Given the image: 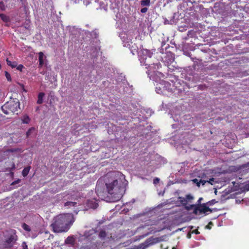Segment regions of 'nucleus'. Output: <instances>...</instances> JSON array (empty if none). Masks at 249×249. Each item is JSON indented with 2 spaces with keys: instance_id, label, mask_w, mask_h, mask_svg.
I'll use <instances>...</instances> for the list:
<instances>
[{
  "instance_id": "6ab92c4d",
  "label": "nucleus",
  "mask_w": 249,
  "mask_h": 249,
  "mask_svg": "<svg viewBox=\"0 0 249 249\" xmlns=\"http://www.w3.org/2000/svg\"><path fill=\"white\" fill-rule=\"evenodd\" d=\"M196 206H197V205H196V204H191V205H189V206L186 205L185 209L187 210H190L192 209H193L194 210V209L196 208Z\"/></svg>"
},
{
  "instance_id": "37998d69",
  "label": "nucleus",
  "mask_w": 249,
  "mask_h": 249,
  "mask_svg": "<svg viewBox=\"0 0 249 249\" xmlns=\"http://www.w3.org/2000/svg\"><path fill=\"white\" fill-rule=\"evenodd\" d=\"M149 75L150 74V72H149V71L148 70V71L146 72Z\"/></svg>"
},
{
  "instance_id": "f03ea898",
  "label": "nucleus",
  "mask_w": 249,
  "mask_h": 249,
  "mask_svg": "<svg viewBox=\"0 0 249 249\" xmlns=\"http://www.w3.org/2000/svg\"><path fill=\"white\" fill-rule=\"evenodd\" d=\"M20 103L18 99H11L1 107L2 112L7 115L18 114L20 110Z\"/></svg>"
},
{
  "instance_id": "79ce46f5",
  "label": "nucleus",
  "mask_w": 249,
  "mask_h": 249,
  "mask_svg": "<svg viewBox=\"0 0 249 249\" xmlns=\"http://www.w3.org/2000/svg\"><path fill=\"white\" fill-rule=\"evenodd\" d=\"M187 237L189 238H190L191 237V234L190 233H188L187 234Z\"/></svg>"
},
{
  "instance_id": "a878e982",
  "label": "nucleus",
  "mask_w": 249,
  "mask_h": 249,
  "mask_svg": "<svg viewBox=\"0 0 249 249\" xmlns=\"http://www.w3.org/2000/svg\"><path fill=\"white\" fill-rule=\"evenodd\" d=\"M186 199L187 200V202L189 201H191L194 199V197L191 195H187L186 196Z\"/></svg>"
},
{
  "instance_id": "9d476101",
  "label": "nucleus",
  "mask_w": 249,
  "mask_h": 249,
  "mask_svg": "<svg viewBox=\"0 0 249 249\" xmlns=\"http://www.w3.org/2000/svg\"><path fill=\"white\" fill-rule=\"evenodd\" d=\"M21 121L22 123L28 124L30 122V118H29V116L27 115H24L21 117Z\"/></svg>"
},
{
  "instance_id": "20e7f679",
  "label": "nucleus",
  "mask_w": 249,
  "mask_h": 249,
  "mask_svg": "<svg viewBox=\"0 0 249 249\" xmlns=\"http://www.w3.org/2000/svg\"><path fill=\"white\" fill-rule=\"evenodd\" d=\"M213 210L210 208L206 204L203 203L202 204L197 205L196 208L193 211V213L195 215L204 214L207 215L208 213H212Z\"/></svg>"
},
{
  "instance_id": "4be33fe9",
  "label": "nucleus",
  "mask_w": 249,
  "mask_h": 249,
  "mask_svg": "<svg viewBox=\"0 0 249 249\" xmlns=\"http://www.w3.org/2000/svg\"><path fill=\"white\" fill-rule=\"evenodd\" d=\"M34 130H35V128L34 127H31V128H29L28 129V130L26 132V136H27V137H29L31 135L32 132L33 131H34Z\"/></svg>"
},
{
  "instance_id": "a18cd8bd",
  "label": "nucleus",
  "mask_w": 249,
  "mask_h": 249,
  "mask_svg": "<svg viewBox=\"0 0 249 249\" xmlns=\"http://www.w3.org/2000/svg\"><path fill=\"white\" fill-rule=\"evenodd\" d=\"M1 69V64H0V70Z\"/></svg>"
},
{
  "instance_id": "1a4fd4ad",
  "label": "nucleus",
  "mask_w": 249,
  "mask_h": 249,
  "mask_svg": "<svg viewBox=\"0 0 249 249\" xmlns=\"http://www.w3.org/2000/svg\"><path fill=\"white\" fill-rule=\"evenodd\" d=\"M0 18L4 22H9L10 21V18L4 14L0 13Z\"/></svg>"
},
{
  "instance_id": "c03bdc74",
  "label": "nucleus",
  "mask_w": 249,
  "mask_h": 249,
  "mask_svg": "<svg viewBox=\"0 0 249 249\" xmlns=\"http://www.w3.org/2000/svg\"><path fill=\"white\" fill-rule=\"evenodd\" d=\"M11 174H12V175H14V173L13 172H11Z\"/></svg>"
},
{
  "instance_id": "c756f323",
  "label": "nucleus",
  "mask_w": 249,
  "mask_h": 249,
  "mask_svg": "<svg viewBox=\"0 0 249 249\" xmlns=\"http://www.w3.org/2000/svg\"><path fill=\"white\" fill-rule=\"evenodd\" d=\"M20 181H21V179H18L17 180H15L14 181H13V182L11 184V185H15V184H16L19 183Z\"/></svg>"
},
{
  "instance_id": "49530a36",
  "label": "nucleus",
  "mask_w": 249,
  "mask_h": 249,
  "mask_svg": "<svg viewBox=\"0 0 249 249\" xmlns=\"http://www.w3.org/2000/svg\"><path fill=\"white\" fill-rule=\"evenodd\" d=\"M210 180L213 181V178L211 179Z\"/></svg>"
},
{
  "instance_id": "dca6fc26",
  "label": "nucleus",
  "mask_w": 249,
  "mask_h": 249,
  "mask_svg": "<svg viewBox=\"0 0 249 249\" xmlns=\"http://www.w3.org/2000/svg\"><path fill=\"white\" fill-rule=\"evenodd\" d=\"M147 247L145 243V242L142 243L139 245L137 247L136 249H145Z\"/></svg>"
},
{
  "instance_id": "5701e85b",
  "label": "nucleus",
  "mask_w": 249,
  "mask_h": 249,
  "mask_svg": "<svg viewBox=\"0 0 249 249\" xmlns=\"http://www.w3.org/2000/svg\"><path fill=\"white\" fill-rule=\"evenodd\" d=\"M5 5L4 3L2 1H0V10L3 11H5Z\"/></svg>"
},
{
  "instance_id": "72a5a7b5",
  "label": "nucleus",
  "mask_w": 249,
  "mask_h": 249,
  "mask_svg": "<svg viewBox=\"0 0 249 249\" xmlns=\"http://www.w3.org/2000/svg\"><path fill=\"white\" fill-rule=\"evenodd\" d=\"M244 188L245 189L248 191H249V183L246 184L245 185V187H244Z\"/></svg>"
},
{
  "instance_id": "9b49d317",
  "label": "nucleus",
  "mask_w": 249,
  "mask_h": 249,
  "mask_svg": "<svg viewBox=\"0 0 249 249\" xmlns=\"http://www.w3.org/2000/svg\"><path fill=\"white\" fill-rule=\"evenodd\" d=\"M7 64L12 68H16L17 66V62L16 61H11L8 58L6 60Z\"/></svg>"
},
{
  "instance_id": "7c9ffc66",
  "label": "nucleus",
  "mask_w": 249,
  "mask_h": 249,
  "mask_svg": "<svg viewBox=\"0 0 249 249\" xmlns=\"http://www.w3.org/2000/svg\"><path fill=\"white\" fill-rule=\"evenodd\" d=\"M159 181H160V179L158 178H156L153 180V183L155 184H158L159 182Z\"/></svg>"
},
{
  "instance_id": "a211bd4d",
  "label": "nucleus",
  "mask_w": 249,
  "mask_h": 249,
  "mask_svg": "<svg viewBox=\"0 0 249 249\" xmlns=\"http://www.w3.org/2000/svg\"><path fill=\"white\" fill-rule=\"evenodd\" d=\"M217 202V201H216L215 199H212V200H211L206 203H204L206 204V206H208L209 207V206H212Z\"/></svg>"
},
{
  "instance_id": "2f4dec72",
  "label": "nucleus",
  "mask_w": 249,
  "mask_h": 249,
  "mask_svg": "<svg viewBox=\"0 0 249 249\" xmlns=\"http://www.w3.org/2000/svg\"><path fill=\"white\" fill-rule=\"evenodd\" d=\"M148 10V8H146V7H143L141 9V12L142 13H146Z\"/></svg>"
},
{
  "instance_id": "4c0bfd02",
  "label": "nucleus",
  "mask_w": 249,
  "mask_h": 249,
  "mask_svg": "<svg viewBox=\"0 0 249 249\" xmlns=\"http://www.w3.org/2000/svg\"><path fill=\"white\" fill-rule=\"evenodd\" d=\"M193 233H194L196 234H198L200 233L199 231H198V230H195L192 231Z\"/></svg>"
},
{
  "instance_id": "0eeeda50",
  "label": "nucleus",
  "mask_w": 249,
  "mask_h": 249,
  "mask_svg": "<svg viewBox=\"0 0 249 249\" xmlns=\"http://www.w3.org/2000/svg\"><path fill=\"white\" fill-rule=\"evenodd\" d=\"M38 61H39V65L38 67L41 68L43 64H44V60H43V57H44V54L42 52H40L38 53Z\"/></svg>"
},
{
  "instance_id": "4468645a",
  "label": "nucleus",
  "mask_w": 249,
  "mask_h": 249,
  "mask_svg": "<svg viewBox=\"0 0 249 249\" xmlns=\"http://www.w3.org/2000/svg\"><path fill=\"white\" fill-rule=\"evenodd\" d=\"M140 3L142 6H149L150 4V0H142L141 1Z\"/></svg>"
},
{
  "instance_id": "e433bc0d",
  "label": "nucleus",
  "mask_w": 249,
  "mask_h": 249,
  "mask_svg": "<svg viewBox=\"0 0 249 249\" xmlns=\"http://www.w3.org/2000/svg\"><path fill=\"white\" fill-rule=\"evenodd\" d=\"M163 229V228H159L158 229H155L154 232L160 231H162Z\"/></svg>"
},
{
  "instance_id": "f704fd0d",
  "label": "nucleus",
  "mask_w": 249,
  "mask_h": 249,
  "mask_svg": "<svg viewBox=\"0 0 249 249\" xmlns=\"http://www.w3.org/2000/svg\"><path fill=\"white\" fill-rule=\"evenodd\" d=\"M23 249H28V246L25 242L22 243Z\"/></svg>"
},
{
  "instance_id": "423d86ee",
  "label": "nucleus",
  "mask_w": 249,
  "mask_h": 249,
  "mask_svg": "<svg viewBox=\"0 0 249 249\" xmlns=\"http://www.w3.org/2000/svg\"><path fill=\"white\" fill-rule=\"evenodd\" d=\"M15 235H11L5 241V246L6 247L11 248L13 247L17 240Z\"/></svg>"
},
{
  "instance_id": "ea45409f",
  "label": "nucleus",
  "mask_w": 249,
  "mask_h": 249,
  "mask_svg": "<svg viewBox=\"0 0 249 249\" xmlns=\"http://www.w3.org/2000/svg\"><path fill=\"white\" fill-rule=\"evenodd\" d=\"M210 224H212V222H210L209 224L208 225L206 226V228L208 229H211V227L210 226Z\"/></svg>"
},
{
  "instance_id": "c85d7f7f",
  "label": "nucleus",
  "mask_w": 249,
  "mask_h": 249,
  "mask_svg": "<svg viewBox=\"0 0 249 249\" xmlns=\"http://www.w3.org/2000/svg\"><path fill=\"white\" fill-rule=\"evenodd\" d=\"M16 168L15 164L14 162L12 163L11 167L10 168H9V169H7V171H11L12 170H14Z\"/></svg>"
},
{
  "instance_id": "6e6552de",
  "label": "nucleus",
  "mask_w": 249,
  "mask_h": 249,
  "mask_svg": "<svg viewBox=\"0 0 249 249\" xmlns=\"http://www.w3.org/2000/svg\"><path fill=\"white\" fill-rule=\"evenodd\" d=\"M45 95L44 92H40L38 93L37 96V100L36 103L37 104L40 105L43 103V99Z\"/></svg>"
},
{
  "instance_id": "473e14b6",
  "label": "nucleus",
  "mask_w": 249,
  "mask_h": 249,
  "mask_svg": "<svg viewBox=\"0 0 249 249\" xmlns=\"http://www.w3.org/2000/svg\"><path fill=\"white\" fill-rule=\"evenodd\" d=\"M193 181L195 183H196L197 184V185L198 186H200V182L198 181V180L196 179V178H195V179H194L193 180Z\"/></svg>"
},
{
  "instance_id": "7ed1b4c3",
  "label": "nucleus",
  "mask_w": 249,
  "mask_h": 249,
  "mask_svg": "<svg viewBox=\"0 0 249 249\" xmlns=\"http://www.w3.org/2000/svg\"><path fill=\"white\" fill-rule=\"evenodd\" d=\"M107 189L109 194L111 195H121V186L119 185L117 179L113 180L109 183L106 184Z\"/></svg>"
},
{
  "instance_id": "ddd939ff",
  "label": "nucleus",
  "mask_w": 249,
  "mask_h": 249,
  "mask_svg": "<svg viewBox=\"0 0 249 249\" xmlns=\"http://www.w3.org/2000/svg\"><path fill=\"white\" fill-rule=\"evenodd\" d=\"M178 200L180 202V203L184 206H186L187 204V200L185 197L179 196L178 197Z\"/></svg>"
},
{
  "instance_id": "39448f33",
  "label": "nucleus",
  "mask_w": 249,
  "mask_h": 249,
  "mask_svg": "<svg viewBox=\"0 0 249 249\" xmlns=\"http://www.w3.org/2000/svg\"><path fill=\"white\" fill-rule=\"evenodd\" d=\"M152 54L153 53H151L150 51L147 49L143 50L142 51V55L141 56L140 59L141 63L146 66H148L147 68H149L150 66L152 65V64H151L148 62H147V57H148L149 59L151 58Z\"/></svg>"
},
{
  "instance_id": "412c9836",
  "label": "nucleus",
  "mask_w": 249,
  "mask_h": 249,
  "mask_svg": "<svg viewBox=\"0 0 249 249\" xmlns=\"http://www.w3.org/2000/svg\"><path fill=\"white\" fill-rule=\"evenodd\" d=\"M4 73H5V76L7 81H11L12 79H11V75H10V73L8 72H7V71H5Z\"/></svg>"
},
{
  "instance_id": "aec40b11",
  "label": "nucleus",
  "mask_w": 249,
  "mask_h": 249,
  "mask_svg": "<svg viewBox=\"0 0 249 249\" xmlns=\"http://www.w3.org/2000/svg\"><path fill=\"white\" fill-rule=\"evenodd\" d=\"M22 227L25 231H31L30 227L25 223H23L22 224Z\"/></svg>"
},
{
  "instance_id": "2eb2a0df",
  "label": "nucleus",
  "mask_w": 249,
  "mask_h": 249,
  "mask_svg": "<svg viewBox=\"0 0 249 249\" xmlns=\"http://www.w3.org/2000/svg\"><path fill=\"white\" fill-rule=\"evenodd\" d=\"M151 241L152 242V243L153 245L157 244L160 242L161 239L159 237H151Z\"/></svg>"
},
{
  "instance_id": "f8f14e48",
  "label": "nucleus",
  "mask_w": 249,
  "mask_h": 249,
  "mask_svg": "<svg viewBox=\"0 0 249 249\" xmlns=\"http://www.w3.org/2000/svg\"><path fill=\"white\" fill-rule=\"evenodd\" d=\"M31 169V166H28L27 167H25L22 171V175L24 177H26L29 173L30 170Z\"/></svg>"
},
{
  "instance_id": "f257e3e1",
  "label": "nucleus",
  "mask_w": 249,
  "mask_h": 249,
  "mask_svg": "<svg viewBox=\"0 0 249 249\" xmlns=\"http://www.w3.org/2000/svg\"><path fill=\"white\" fill-rule=\"evenodd\" d=\"M73 216L71 214H61L54 218L51 227L54 232H66L73 222Z\"/></svg>"
},
{
  "instance_id": "c9c22d12",
  "label": "nucleus",
  "mask_w": 249,
  "mask_h": 249,
  "mask_svg": "<svg viewBox=\"0 0 249 249\" xmlns=\"http://www.w3.org/2000/svg\"><path fill=\"white\" fill-rule=\"evenodd\" d=\"M203 199L202 197H200L197 201V203L196 205L201 204V202Z\"/></svg>"
},
{
  "instance_id": "cd10ccee",
  "label": "nucleus",
  "mask_w": 249,
  "mask_h": 249,
  "mask_svg": "<svg viewBox=\"0 0 249 249\" xmlns=\"http://www.w3.org/2000/svg\"><path fill=\"white\" fill-rule=\"evenodd\" d=\"M16 68H17V70L20 71H22V69L24 68V66L23 65L21 64H20L19 65H17V66Z\"/></svg>"
},
{
  "instance_id": "bb28decb",
  "label": "nucleus",
  "mask_w": 249,
  "mask_h": 249,
  "mask_svg": "<svg viewBox=\"0 0 249 249\" xmlns=\"http://www.w3.org/2000/svg\"><path fill=\"white\" fill-rule=\"evenodd\" d=\"M73 238L69 236L66 240V243H71L73 242Z\"/></svg>"
},
{
  "instance_id": "a19ab883",
  "label": "nucleus",
  "mask_w": 249,
  "mask_h": 249,
  "mask_svg": "<svg viewBox=\"0 0 249 249\" xmlns=\"http://www.w3.org/2000/svg\"><path fill=\"white\" fill-rule=\"evenodd\" d=\"M199 182H200V183H201L202 184V185H204L205 183H206V181L200 180Z\"/></svg>"
},
{
  "instance_id": "393cba45",
  "label": "nucleus",
  "mask_w": 249,
  "mask_h": 249,
  "mask_svg": "<svg viewBox=\"0 0 249 249\" xmlns=\"http://www.w3.org/2000/svg\"><path fill=\"white\" fill-rule=\"evenodd\" d=\"M107 233L106 232L104 231H101L99 232V236L100 237L104 238L106 236Z\"/></svg>"
},
{
  "instance_id": "f3484780",
  "label": "nucleus",
  "mask_w": 249,
  "mask_h": 249,
  "mask_svg": "<svg viewBox=\"0 0 249 249\" xmlns=\"http://www.w3.org/2000/svg\"><path fill=\"white\" fill-rule=\"evenodd\" d=\"M147 247H148L149 246H152L153 245V244H152V242L151 241V237L147 238L145 241H144Z\"/></svg>"
},
{
  "instance_id": "58836bf2",
  "label": "nucleus",
  "mask_w": 249,
  "mask_h": 249,
  "mask_svg": "<svg viewBox=\"0 0 249 249\" xmlns=\"http://www.w3.org/2000/svg\"><path fill=\"white\" fill-rule=\"evenodd\" d=\"M8 151L11 152H14L17 151V149L15 148H12V149H10L8 150Z\"/></svg>"
},
{
  "instance_id": "b1692460",
  "label": "nucleus",
  "mask_w": 249,
  "mask_h": 249,
  "mask_svg": "<svg viewBox=\"0 0 249 249\" xmlns=\"http://www.w3.org/2000/svg\"><path fill=\"white\" fill-rule=\"evenodd\" d=\"M76 202H71V201H68L65 203V206H74L76 204Z\"/></svg>"
}]
</instances>
